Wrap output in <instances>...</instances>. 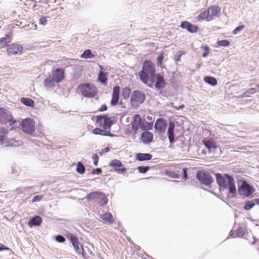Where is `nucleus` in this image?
<instances>
[{
    "instance_id": "0e129e2a",
    "label": "nucleus",
    "mask_w": 259,
    "mask_h": 259,
    "mask_svg": "<svg viewBox=\"0 0 259 259\" xmlns=\"http://www.w3.org/2000/svg\"><path fill=\"white\" fill-rule=\"evenodd\" d=\"M34 29H37V25H36V24H35V25H34Z\"/></svg>"
},
{
    "instance_id": "6e6552de",
    "label": "nucleus",
    "mask_w": 259,
    "mask_h": 259,
    "mask_svg": "<svg viewBox=\"0 0 259 259\" xmlns=\"http://www.w3.org/2000/svg\"><path fill=\"white\" fill-rule=\"evenodd\" d=\"M87 198L90 200H97L101 205H105L108 202V199L105 194L101 192H93L88 195Z\"/></svg>"
},
{
    "instance_id": "c03bdc74",
    "label": "nucleus",
    "mask_w": 259,
    "mask_h": 259,
    "mask_svg": "<svg viewBox=\"0 0 259 259\" xmlns=\"http://www.w3.org/2000/svg\"><path fill=\"white\" fill-rule=\"evenodd\" d=\"M75 250L79 253H81L83 250V246L79 243L78 245L74 246Z\"/></svg>"
},
{
    "instance_id": "bb28decb",
    "label": "nucleus",
    "mask_w": 259,
    "mask_h": 259,
    "mask_svg": "<svg viewBox=\"0 0 259 259\" xmlns=\"http://www.w3.org/2000/svg\"><path fill=\"white\" fill-rule=\"evenodd\" d=\"M136 157L139 161H145L151 159L152 155L148 153H139L136 155Z\"/></svg>"
},
{
    "instance_id": "6ab92c4d",
    "label": "nucleus",
    "mask_w": 259,
    "mask_h": 259,
    "mask_svg": "<svg viewBox=\"0 0 259 259\" xmlns=\"http://www.w3.org/2000/svg\"><path fill=\"white\" fill-rule=\"evenodd\" d=\"M142 123V118L139 114H136L132 122V126L134 131L136 132L141 127Z\"/></svg>"
},
{
    "instance_id": "cd10ccee",
    "label": "nucleus",
    "mask_w": 259,
    "mask_h": 259,
    "mask_svg": "<svg viewBox=\"0 0 259 259\" xmlns=\"http://www.w3.org/2000/svg\"><path fill=\"white\" fill-rule=\"evenodd\" d=\"M20 101L22 104L27 106L31 107H33L34 106V102L29 98H22Z\"/></svg>"
},
{
    "instance_id": "6e6d98bb",
    "label": "nucleus",
    "mask_w": 259,
    "mask_h": 259,
    "mask_svg": "<svg viewBox=\"0 0 259 259\" xmlns=\"http://www.w3.org/2000/svg\"><path fill=\"white\" fill-rule=\"evenodd\" d=\"M110 150L109 147H106L103 149L102 151L99 152V154L100 156H102L104 153L108 152Z\"/></svg>"
},
{
    "instance_id": "7ed1b4c3",
    "label": "nucleus",
    "mask_w": 259,
    "mask_h": 259,
    "mask_svg": "<svg viewBox=\"0 0 259 259\" xmlns=\"http://www.w3.org/2000/svg\"><path fill=\"white\" fill-rule=\"evenodd\" d=\"M92 120L95 121V124L97 126L109 131L115 121V118L114 116L108 117L107 115H97L93 116Z\"/></svg>"
},
{
    "instance_id": "052dcab7",
    "label": "nucleus",
    "mask_w": 259,
    "mask_h": 259,
    "mask_svg": "<svg viewBox=\"0 0 259 259\" xmlns=\"http://www.w3.org/2000/svg\"><path fill=\"white\" fill-rule=\"evenodd\" d=\"M183 172H184V178L186 180V179H187V168L183 169Z\"/></svg>"
},
{
    "instance_id": "09e8293b",
    "label": "nucleus",
    "mask_w": 259,
    "mask_h": 259,
    "mask_svg": "<svg viewBox=\"0 0 259 259\" xmlns=\"http://www.w3.org/2000/svg\"><path fill=\"white\" fill-rule=\"evenodd\" d=\"M56 240L57 241L60 242V243H63L65 241V238L63 236L60 235H57L56 236Z\"/></svg>"
},
{
    "instance_id": "5701e85b",
    "label": "nucleus",
    "mask_w": 259,
    "mask_h": 259,
    "mask_svg": "<svg viewBox=\"0 0 259 259\" xmlns=\"http://www.w3.org/2000/svg\"><path fill=\"white\" fill-rule=\"evenodd\" d=\"M12 32H10L9 34L6 35L5 37L0 38V44L1 47H4L8 43H10L12 40Z\"/></svg>"
},
{
    "instance_id": "603ef678",
    "label": "nucleus",
    "mask_w": 259,
    "mask_h": 259,
    "mask_svg": "<svg viewBox=\"0 0 259 259\" xmlns=\"http://www.w3.org/2000/svg\"><path fill=\"white\" fill-rule=\"evenodd\" d=\"M244 27V25H241L236 28L233 31V33L234 34H237L239 31H240L243 29Z\"/></svg>"
},
{
    "instance_id": "680f3d73",
    "label": "nucleus",
    "mask_w": 259,
    "mask_h": 259,
    "mask_svg": "<svg viewBox=\"0 0 259 259\" xmlns=\"http://www.w3.org/2000/svg\"><path fill=\"white\" fill-rule=\"evenodd\" d=\"M253 239H254V240H253V243H257L258 244V249H259V241L257 240H255L254 238H253Z\"/></svg>"
},
{
    "instance_id": "2eb2a0df",
    "label": "nucleus",
    "mask_w": 259,
    "mask_h": 259,
    "mask_svg": "<svg viewBox=\"0 0 259 259\" xmlns=\"http://www.w3.org/2000/svg\"><path fill=\"white\" fill-rule=\"evenodd\" d=\"M166 121L161 118H158L154 124V127L156 131L160 133L164 132L166 127Z\"/></svg>"
},
{
    "instance_id": "79ce46f5",
    "label": "nucleus",
    "mask_w": 259,
    "mask_h": 259,
    "mask_svg": "<svg viewBox=\"0 0 259 259\" xmlns=\"http://www.w3.org/2000/svg\"><path fill=\"white\" fill-rule=\"evenodd\" d=\"M254 203L250 201L246 202L244 208L245 210H249L253 207Z\"/></svg>"
},
{
    "instance_id": "a18cd8bd",
    "label": "nucleus",
    "mask_w": 259,
    "mask_h": 259,
    "mask_svg": "<svg viewBox=\"0 0 259 259\" xmlns=\"http://www.w3.org/2000/svg\"><path fill=\"white\" fill-rule=\"evenodd\" d=\"M75 250L79 253H81L83 250V246L79 243L78 245L74 246Z\"/></svg>"
},
{
    "instance_id": "20e7f679",
    "label": "nucleus",
    "mask_w": 259,
    "mask_h": 259,
    "mask_svg": "<svg viewBox=\"0 0 259 259\" xmlns=\"http://www.w3.org/2000/svg\"><path fill=\"white\" fill-rule=\"evenodd\" d=\"M77 90L83 97L90 98L95 97L98 93L96 86L90 83L79 84L77 87Z\"/></svg>"
},
{
    "instance_id": "4468645a",
    "label": "nucleus",
    "mask_w": 259,
    "mask_h": 259,
    "mask_svg": "<svg viewBox=\"0 0 259 259\" xmlns=\"http://www.w3.org/2000/svg\"><path fill=\"white\" fill-rule=\"evenodd\" d=\"M120 91V88L118 85L113 87L112 99L110 102L111 105L115 106L117 104L119 99Z\"/></svg>"
},
{
    "instance_id": "4d7b16f0",
    "label": "nucleus",
    "mask_w": 259,
    "mask_h": 259,
    "mask_svg": "<svg viewBox=\"0 0 259 259\" xmlns=\"http://www.w3.org/2000/svg\"><path fill=\"white\" fill-rule=\"evenodd\" d=\"M125 170H126V169L124 167L118 168H117L115 169V171L118 174H123V172H124L125 171Z\"/></svg>"
},
{
    "instance_id": "a211bd4d",
    "label": "nucleus",
    "mask_w": 259,
    "mask_h": 259,
    "mask_svg": "<svg viewBox=\"0 0 259 259\" xmlns=\"http://www.w3.org/2000/svg\"><path fill=\"white\" fill-rule=\"evenodd\" d=\"M240 193L242 194L248 196L252 194L251 187L246 182H243L239 189Z\"/></svg>"
},
{
    "instance_id": "1a4fd4ad",
    "label": "nucleus",
    "mask_w": 259,
    "mask_h": 259,
    "mask_svg": "<svg viewBox=\"0 0 259 259\" xmlns=\"http://www.w3.org/2000/svg\"><path fill=\"white\" fill-rule=\"evenodd\" d=\"M196 177L200 182L204 185H210L213 181L212 177L209 173L203 171H198Z\"/></svg>"
},
{
    "instance_id": "864d4df0",
    "label": "nucleus",
    "mask_w": 259,
    "mask_h": 259,
    "mask_svg": "<svg viewBox=\"0 0 259 259\" xmlns=\"http://www.w3.org/2000/svg\"><path fill=\"white\" fill-rule=\"evenodd\" d=\"M42 197H43L42 195H36L33 198V199L32 200V202H37V201H39L40 200H41L42 199Z\"/></svg>"
},
{
    "instance_id": "4c0bfd02",
    "label": "nucleus",
    "mask_w": 259,
    "mask_h": 259,
    "mask_svg": "<svg viewBox=\"0 0 259 259\" xmlns=\"http://www.w3.org/2000/svg\"><path fill=\"white\" fill-rule=\"evenodd\" d=\"M201 49L204 51V53L202 54V57L205 58L208 56L210 53V50L208 46H201Z\"/></svg>"
},
{
    "instance_id": "b1692460",
    "label": "nucleus",
    "mask_w": 259,
    "mask_h": 259,
    "mask_svg": "<svg viewBox=\"0 0 259 259\" xmlns=\"http://www.w3.org/2000/svg\"><path fill=\"white\" fill-rule=\"evenodd\" d=\"M98 80L103 84H106L108 80V74L106 72L101 70L98 75Z\"/></svg>"
},
{
    "instance_id": "7c9ffc66",
    "label": "nucleus",
    "mask_w": 259,
    "mask_h": 259,
    "mask_svg": "<svg viewBox=\"0 0 259 259\" xmlns=\"http://www.w3.org/2000/svg\"><path fill=\"white\" fill-rule=\"evenodd\" d=\"M95 56L92 53L90 49L85 50L83 54L80 56L81 58L88 59V58H94Z\"/></svg>"
},
{
    "instance_id": "8fccbe9b",
    "label": "nucleus",
    "mask_w": 259,
    "mask_h": 259,
    "mask_svg": "<svg viewBox=\"0 0 259 259\" xmlns=\"http://www.w3.org/2000/svg\"><path fill=\"white\" fill-rule=\"evenodd\" d=\"M92 158L93 159V163L95 165H97L98 161H99V157L96 154H94L92 156Z\"/></svg>"
},
{
    "instance_id": "aec40b11",
    "label": "nucleus",
    "mask_w": 259,
    "mask_h": 259,
    "mask_svg": "<svg viewBox=\"0 0 259 259\" xmlns=\"http://www.w3.org/2000/svg\"><path fill=\"white\" fill-rule=\"evenodd\" d=\"M100 218L105 223L109 225H112L114 222V219L111 213L109 212H106L103 214H101Z\"/></svg>"
},
{
    "instance_id": "5fc2aeb1",
    "label": "nucleus",
    "mask_w": 259,
    "mask_h": 259,
    "mask_svg": "<svg viewBox=\"0 0 259 259\" xmlns=\"http://www.w3.org/2000/svg\"><path fill=\"white\" fill-rule=\"evenodd\" d=\"M102 172V170L100 168L93 169L92 171V174H100Z\"/></svg>"
},
{
    "instance_id": "bf43d9fd",
    "label": "nucleus",
    "mask_w": 259,
    "mask_h": 259,
    "mask_svg": "<svg viewBox=\"0 0 259 259\" xmlns=\"http://www.w3.org/2000/svg\"><path fill=\"white\" fill-rule=\"evenodd\" d=\"M107 110V107L106 105H102L99 109L100 111H104Z\"/></svg>"
},
{
    "instance_id": "423d86ee",
    "label": "nucleus",
    "mask_w": 259,
    "mask_h": 259,
    "mask_svg": "<svg viewBox=\"0 0 259 259\" xmlns=\"http://www.w3.org/2000/svg\"><path fill=\"white\" fill-rule=\"evenodd\" d=\"M146 98L144 93L136 90L134 91L131 94L130 103L132 107L137 108L139 106L144 103Z\"/></svg>"
},
{
    "instance_id": "37998d69",
    "label": "nucleus",
    "mask_w": 259,
    "mask_h": 259,
    "mask_svg": "<svg viewBox=\"0 0 259 259\" xmlns=\"http://www.w3.org/2000/svg\"><path fill=\"white\" fill-rule=\"evenodd\" d=\"M48 20L47 18L44 16L41 17L39 19V24L42 25H45L47 24Z\"/></svg>"
},
{
    "instance_id": "39448f33",
    "label": "nucleus",
    "mask_w": 259,
    "mask_h": 259,
    "mask_svg": "<svg viewBox=\"0 0 259 259\" xmlns=\"http://www.w3.org/2000/svg\"><path fill=\"white\" fill-rule=\"evenodd\" d=\"M220 12V9L216 6L209 7L207 10L201 13L197 17L198 20H203L207 21L212 20Z\"/></svg>"
},
{
    "instance_id": "a878e982",
    "label": "nucleus",
    "mask_w": 259,
    "mask_h": 259,
    "mask_svg": "<svg viewBox=\"0 0 259 259\" xmlns=\"http://www.w3.org/2000/svg\"><path fill=\"white\" fill-rule=\"evenodd\" d=\"M42 223V219L39 216H36L32 218L28 222V226H39Z\"/></svg>"
},
{
    "instance_id": "9b49d317",
    "label": "nucleus",
    "mask_w": 259,
    "mask_h": 259,
    "mask_svg": "<svg viewBox=\"0 0 259 259\" xmlns=\"http://www.w3.org/2000/svg\"><path fill=\"white\" fill-rule=\"evenodd\" d=\"M150 81L152 83H155V87L158 90L163 88L165 85V82L163 76L159 73L155 74L153 76L150 77Z\"/></svg>"
},
{
    "instance_id": "393cba45",
    "label": "nucleus",
    "mask_w": 259,
    "mask_h": 259,
    "mask_svg": "<svg viewBox=\"0 0 259 259\" xmlns=\"http://www.w3.org/2000/svg\"><path fill=\"white\" fill-rule=\"evenodd\" d=\"M92 133L95 135H100L104 136H111L109 131H107L104 129H101L100 127H96L92 131Z\"/></svg>"
},
{
    "instance_id": "f03ea898",
    "label": "nucleus",
    "mask_w": 259,
    "mask_h": 259,
    "mask_svg": "<svg viewBox=\"0 0 259 259\" xmlns=\"http://www.w3.org/2000/svg\"><path fill=\"white\" fill-rule=\"evenodd\" d=\"M155 65L151 61L146 60L143 63L142 70L139 72V76L141 80L146 84L148 81V74L152 77L155 75Z\"/></svg>"
},
{
    "instance_id": "ea45409f",
    "label": "nucleus",
    "mask_w": 259,
    "mask_h": 259,
    "mask_svg": "<svg viewBox=\"0 0 259 259\" xmlns=\"http://www.w3.org/2000/svg\"><path fill=\"white\" fill-rule=\"evenodd\" d=\"M217 45L220 47H227L230 45V42L228 40H218L217 42Z\"/></svg>"
},
{
    "instance_id": "13d9d810",
    "label": "nucleus",
    "mask_w": 259,
    "mask_h": 259,
    "mask_svg": "<svg viewBox=\"0 0 259 259\" xmlns=\"http://www.w3.org/2000/svg\"><path fill=\"white\" fill-rule=\"evenodd\" d=\"M9 248L6 246L4 244L0 243V251L4 250H9Z\"/></svg>"
},
{
    "instance_id": "e2e57ef3",
    "label": "nucleus",
    "mask_w": 259,
    "mask_h": 259,
    "mask_svg": "<svg viewBox=\"0 0 259 259\" xmlns=\"http://www.w3.org/2000/svg\"><path fill=\"white\" fill-rule=\"evenodd\" d=\"M78 244H79V242H78V241L77 242V243H74V244H73L72 245H73V246H76V245H78Z\"/></svg>"
},
{
    "instance_id": "9d476101",
    "label": "nucleus",
    "mask_w": 259,
    "mask_h": 259,
    "mask_svg": "<svg viewBox=\"0 0 259 259\" xmlns=\"http://www.w3.org/2000/svg\"><path fill=\"white\" fill-rule=\"evenodd\" d=\"M14 117L12 114L4 108L0 107V123L6 124L13 121Z\"/></svg>"
},
{
    "instance_id": "72a5a7b5",
    "label": "nucleus",
    "mask_w": 259,
    "mask_h": 259,
    "mask_svg": "<svg viewBox=\"0 0 259 259\" xmlns=\"http://www.w3.org/2000/svg\"><path fill=\"white\" fill-rule=\"evenodd\" d=\"M141 128L143 131H148L152 129L153 124L148 122H143L141 123Z\"/></svg>"
},
{
    "instance_id": "338daca9",
    "label": "nucleus",
    "mask_w": 259,
    "mask_h": 259,
    "mask_svg": "<svg viewBox=\"0 0 259 259\" xmlns=\"http://www.w3.org/2000/svg\"><path fill=\"white\" fill-rule=\"evenodd\" d=\"M100 68L102 70L103 69V66H102L101 65H100Z\"/></svg>"
},
{
    "instance_id": "a19ab883",
    "label": "nucleus",
    "mask_w": 259,
    "mask_h": 259,
    "mask_svg": "<svg viewBox=\"0 0 259 259\" xmlns=\"http://www.w3.org/2000/svg\"><path fill=\"white\" fill-rule=\"evenodd\" d=\"M149 166H139L137 167V169L139 171V172L142 174H145L146 173L149 169Z\"/></svg>"
},
{
    "instance_id": "69168bd1",
    "label": "nucleus",
    "mask_w": 259,
    "mask_h": 259,
    "mask_svg": "<svg viewBox=\"0 0 259 259\" xmlns=\"http://www.w3.org/2000/svg\"><path fill=\"white\" fill-rule=\"evenodd\" d=\"M256 202L259 204V198L255 200Z\"/></svg>"
},
{
    "instance_id": "c85d7f7f",
    "label": "nucleus",
    "mask_w": 259,
    "mask_h": 259,
    "mask_svg": "<svg viewBox=\"0 0 259 259\" xmlns=\"http://www.w3.org/2000/svg\"><path fill=\"white\" fill-rule=\"evenodd\" d=\"M8 133V131L7 128L2 127L0 128V144H3L5 140V138Z\"/></svg>"
},
{
    "instance_id": "473e14b6",
    "label": "nucleus",
    "mask_w": 259,
    "mask_h": 259,
    "mask_svg": "<svg viewBox=\"0 0 259 259\" xmlns=\"http://www.w3.org/2000/svg\"><path fill=\"white\" fill-rule=\"evenodd\" d=\"M131 94V90L128 87H125L122 89V95L125 100L128 99Z\"/></svg>"
},
{
    "instance_id": "2f4dec72",
    "label": "nucleus",
    "mask_w": 259,
    "mask_h": 259,
    "mask_svg": "<svg viewBox=\"0 0 259 259\" xmlns=\"http://www.w3.org/2000/svg\"><path fill=\"white\" fill-rule=\"evenodd\" d=\"M204 80L205 82L213 86L216 85L218 82L217 80L215 78L211 76H206L204 77Z\"/></svg>"
},
{
    "instance_id": "ddd939ff",
    "label": "nucleus",
    "mask_w": 259,
    "mask_h": 259,
    "mask_svg": "<svg viewBox=\"0 0 259 259\" xmlns=\"http://www.w3.org/2000/svg\"><path fill=\"white\" fill-rule=\"evenodd\" d=\"M52 77L56 80V82L59 83L62 82L65 78V69L62 68H57L53 71Z\"/></svg>"
},
{
    "instance_id": "0eeeda50",
    "label": "nucleus",
    "mask_w": 259,
    "mask_h": 259,
    "mask_svg": "<svg viewBox=\"0 0 259 259\" xmlns=\"http://www.w3.org/2000/svg\"><path fill=\"white\" fill-rule=\"evenodd\" d=\"M20 124L22 131L27 134H32L35 131V122L30 118L23 119Z\"/></svg>"
},
{
    "instance_id": "49530a36",
    "label": "nucleus",
    "mask_w": 259,
    "mask_h": 259,
    "mask_svg": "<svg viewBox=\"0 0 259 259\" xmlns=\"http://www.w3.org/2000/svg\"><path fill=\"white\" fill-rule=\"evenodd\" d=\"M184 54V53L181 52V51L179 52L178 53L177 55H176V56L175 57V60L176 62L180 61L181 59V57Z\"/></svg>"
},
{
    "instance_id": "c9c22d12",
    "label": "nucleus",
    "mask_w": 259,
    "mask_h": 259,
    "mask_svg": "<svg viewBox=\"0 0 259 259\" xmlns=\"http://www.w3.org/2000/svg\"><path fill=\"white\" fill-rule=\"evenodd\" d=\"M122 165L120 161L117 159L112 160L110 163V166L114 167H120Z\"/></svg>"
},
{
    "instance_id": "f704fd0d",
    "label": "nucleus",
    "mask_w": 259,
    "mask_h": 259,
    "mask_svg": "<svg viewBox=\"0 0 259 259\" xmlns=\"http://www.w3.org/2000/svg\"><path fill=\"white\" fill-rule=\"evenodd\" d=\"M76 171L79 174H83L85 172L84 166L81 162H78L77 163Z\"/></svg>"
},
{
    "instance_id": "412c9836",
    "label": "nucleus",
    "mask_w": 259,
    "mask_h": 259,
    "mask_svg": "<svg viewBox=\"0 0 259 259\" xmlns=\"http://www.w3.org/2000/svg\"><path fill=\"white\" fill-rule=\"evenodd\" d=\"M153 139V135L151 132L146 131L141 135V140L145 144L151 142Z\"/></svg>"
},
{
    "instance_id": "de8ad7c7",
    "label": "nucleus",
    "mask_w": 259,
    "mask_h": 259,
    "mask_svg": "<svg viewBox=\"0 0 259 259\" xmlns=\"http://www.w3.org/2000/svg\"><path fill=\"white\" fill-rule=\"evenodd\" d=\"M70 240L71 242V243L73 244L74 243H77V242L78 241V238L72 234L70 235Z\"/></svg>"
},
{
    "instance_id": "58836bf2",
    "label": "nucleus",
    "mask_w": 259,
    "mask_h": 259,
    "mask_svg": "<svg viewBox=\"0 0 259 259\" xmlns=\"http://www.w3.org/2000/svg\"><path fill=\"white\" fill-rule=\"evenodd\" d=\"M256 92L255 88H250L247 90L244 93L246 97H249L251 95L254 94Z\"/></svg>"
},
{
    "instance_id": "c756f323",
    "label": "nucleus",
    "mask_w": 259,
    "mask_h": 259,
    "mask_svg": "<svg viewBox=\"0 0 259 259\" xmlns=\"http://www.w3.org/2000/svg\"><path fill=\"white\" fill-rule=\"evenodd\" d=\"M56 80L52 77H48L44 80V84L47 88L53 87L55 86Z\"/></svg>"
},
{
    "instance_id": "dca6fc26",
    "label": "nucleus",
    "mask_w": 259,
    "mask_h": 259,
    "mask_svg": "<svg viewBox=\"0 0 259 259\" xmlns=\"http://www.w3.org/2000/svg\"><path fill=\"white\" fill-rule=\"evenodd\" d=\"M175 124L172 121H169L167 130V135L170 144H172L175 142L174 130Z\"/></svg>"
},
{
    "instance_id": "f8f14e48",
    "label": "nucleus",
    "mask_w": 259,
    "mask_h": 259,
    "mask_svg": "<svg viewBox=\"0 0 259 259\" xmlns=\"http://www.w3.org/2000/svg\"><path fill=\"white\" fill-rule=\"evenodd\" d=\"M22 50V46L15 43L9 45L7 48V53L9 56L20 54Z\"/></svg>"
},
{
    "instance_id": "4be33fe9",
    "label": "nucleus",
    "mask_w": 259,
    "mask_h": 259,
    "mask_svg": "<svg viewBox=\"0 0 259 259\" xmlns=\"http://www.w3.org/2000/svg\"><path fill=\"white\" fill-rule=\"evenodd\" d=\"M203 143L209 151H213L217 148L216 142L211 139L203 140Z\"/></svg>"
},
{
    "instance_id": "3c124183",
    "label": "nucleus",
    "mask_w": 259,
    "mask_h": 259,
    "mask_svg": "<svg viewBox=\"0 0 259 259\" xmlns=\"http://www.w3.org/2000/svg\"><path fill=\"white\" fill-rule=\"evenodd\" d=\"M9 123H10V125L13 128L18 127L19 125V122L17 120H14V119H13V121H12L11 122H10Z\"/></svg>"
},
{
    "instance_id": "e433bc0d",
    "label": "nucleus",
    "mask_w": 259,
    "mask_h": 259,
    "mask_svg": "<svg viewBox=\"0 0 259 259\" xmlns=\"http://www.w3.org/2000/svg\"><path fill=\"white\" fill-rule=\"evenodd\" d=\"M164 53L162 52L160 53L158 56L157 58V65H159L161 67V65L163 63V60L164 59Z\"/></svg>"
},
{
    "instance_id": "f3484780",
    "label": "nucleus",
    "mask_w": 259,
    "mask_h": 259,
    "mask_svg": "<svg viewBox=\"0 0 259 259\" xmlns=\"http://www.w3.org/2000/svg\"><path fill=\"white\" fill-rule=\"evenodd\" d=\"M182 28L186 29L190 33H196L198 30V26L193 25L188 21H183L181 25Z\"/></svg>"
},
{
    "instance_id": "f257e3e1",
    "label": "nucleus",
    "mask_w": 259,
    "mask_h": 259,
    "mask_svg": "<svg viewBox=\"0 0 259 259\" xmlns=\"http://www.w3.org/2000/svg\"><path fill=\"white\" fill-rule=\"evenodd\" d=\"M216 180L220 187L228 189L229 193L233 195L236 194V186L232 177L228 174L222 175L220 174H217L216 175Z\"/></svg>"
}]
</instances>
